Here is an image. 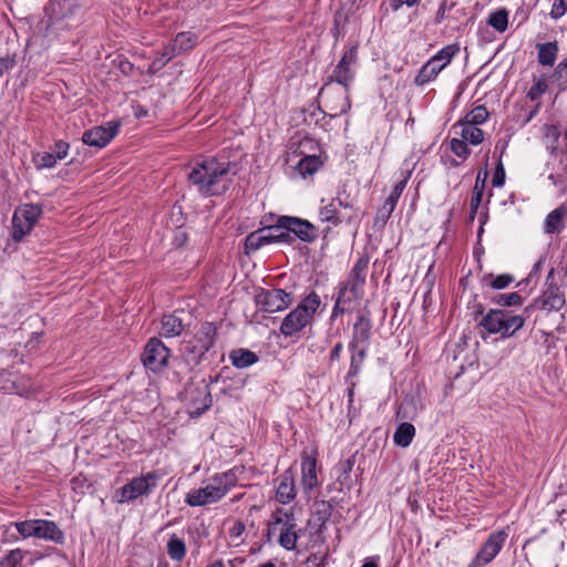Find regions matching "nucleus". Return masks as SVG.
Listing matches in <instances>:
<instances>
[{
  "label": "nucleus",
  "mask_w": 567,
  "mask_h": 567,
  "mask_svg": "<svg viewBox=\"0 0 567 567\" xmlns=\"http://www.w3.org/2000/svg\"><path fill=\"white\" fill-rule=\"evenodd\" d=\"M230 163L214 157L197 162L188 174V182L205 196H219L227 192L233 183L229 174Z\"/></svg>",
  "instance_id": "f257e3e1"
},
{
  "label": "nucleus",
  "mask_w": 567,
  "mask_h": 567,
  "mask_svg": "<svg viewBox=\"0 0 567 567\" xmlns=\"http://www.w3.org/2000/svg\"><path fill=\"white\" fill-rule=\"evenodd\" d=\"M237 481L233 470L215 474L207 485L187 493L185 503L192 507L217 503L237 485Z\"/></svg>",
  "instance_id": "f03ea898"
},
{
  "label": "nucleus",
  "mask_w": 567,
  "mask_h": 567,
  "mask_svg": "<svg viewBox=\"0 0 567 567\" xmlns=\"http://www.w3.org/2000/svg\"><path fill=\"white\" fill-rule=\"evenodd\" d=\"M533 306L524 309L522 315H515L506 309H491L480 321V327L484 328L488 333L499 334L502 338L513 337L525 324L529 317Z\"/></svg>",
  "instance_id": "7ed1b4c3"
},
{
  "label": "nucleus",
  "mask_w": 567,
  "mask_h": 567,
  "mask_svg": "<svg viewBox=\"0 0 567 567\" xmlns=\"http://www.w3.org/2000/svg\"><path fill=\"white\" fill-rule=\"evenodd\" d=\"M321 305V299L315 291L307 295L299 305L290 311L280 324V332L285 337H292L300 332L313 320V317Z\"/></svg>",
  "instance_id": "20e7f679"
},
{
  "label": "nucleus",
  "mask_w": 567,
  "mask_h": 567,
  "mask_svg": "<svg viewBox=\"0 0 567 567\" xmlns=\"http://www.w3.org/2000/svg\"><path fill=\"white\" fill-rule=\"evenodd\" d=\"M216 333V327L205 322L192 339L184 341L183 355L188 365L194 367L202 361L205 353L214 346Z\"/></svg>",
  "instance_id": "39448f33"
},
{
  "label": "nucleus",
  "mask_w": 567,
  "mask_h": 567,
  "mask_svg": "<svg viewBox=\"0 0 567 567\" xmlns=\"http://www.w3.org/2000/svg\"><path fill=\"white\" fill-rule=\"evenodd\" d=\"M369 267V257L361 256L350 270L346 281L339 287L338 293L349 297L351 301L360 300L364 295V285Z\"/></svg>",
  "instance_id": "423d86ee"
},
{
  "label": "nucleus",
  "mask_w": 567,
  "mask_h": 567,
  "mask_svg": "<svg viewBox=\"0 0 567 567\" xmlns=\"http://www.w3.org/2000/svg\"><path fill=\"white\" fill-rule=\"evenodd\" d=\"M159 478L161 474L152 471L131 480L117 491L118 502L127 503L135 501L140 496H148L157 486Z\"/></svg>",
  "instance_id": "0eeeda50"
},
{
  "label": "nucleus",
  "mask_w": 567,
  "mask_h": 567,
  "mask_svg": "<svg viewBox=\"0 0 567 567\" xmlns=\"http://www.w3.org/2000/svg\"><path fill=\"white\" fill-rule=\"evenodd\" d=\"M508 538V527L495 530L489 534L488 538L483 543L468 567H484L492 563L499 554L505 542Z\"/></svg>",
  "instance_id": "6e6552de"
},
{
  "label": "nucleus",
  "mask_w": 567,
  "mask_h": 567,
  "mask_svg": "<svg viewBox=\"0 0 567 567\" xmlns=\"http://www.w3.org/2000/svg\"><path fill=\"white\" fill-rule=\"evenodd\" d=\"M169 357L171 350L161 339L153 337L145 344L141 359L146 369L159 372L167 367Z\"/></svg>",
  "instance_id": "1a4fd4ad"
},
{
  "label": "nucleus",
  "mask_w": 567,
  "mask_h": 567,
  "mask_svg": "<svg viewBox=\"0 0 567 567\" xmlns=\"http://www.w3.org/2000/svg\"><path fill=\"white\" fill-rule=\"evenodd\" d=\"M257 306L266 312H278L287 309L293 301L292 295L284 289H260L255 297Z\"/></svg>",
  "instance_id": "9d476101"
},
{
  "label": "nucleus",
  "mask_w": 567,
  "mask_h": 567,
  "mask_svg": "<svg viewBox=\"0 0 567 567\" xmlns=\"http://www.w3.org/2000/svg\"><path fill=\"white\" fill-rule=\"evenodd\" d=\"M546 289L543 295L532 305L548 311H559L566 303L565 296L555 282V269L551 268L546 278Z\"/></svg>",
  "instance_id": "9b49d317"
},
{
  "label": "nucleus",
  "mask_w": 567,
  "mask_h": 567,
  "mask_svg": "<svg viewBox=\"0 0 567 567\" xmlns=\"http://www.w3.org/2000/svg\"><path fill=\"white\" fill-rule=\"evenodd\" d=\"M185 401L192 417L200 416L212 405V395L204 383L185 389Z\"/></svg>",
  "instance_id": "f8f14e48"
},
{
  "label": "nucleus",
  "mask_w": 567,
  "mask_h": 567,
  "mask_svg": "<svg viewBox=\"0 0 567 567\" xmlns=\"http://www.w3.org/2000/svg\"><path fill=\"white\" fill-rule=\"evenodd\" d=\"M284 217L286 230L292 235L291 244L295 243L296 239L303 243H313L318 238V229L309 220L292 216Z\"/></svg>",
  "instance_id": "ddd939ff"
},
{
  "label": "nucleus",
  "mask_w": 567,
  "mask_h": 567,
  "mask_svg": "<svg viewBox=\"0 0 567 567\" xmlns=\"http://www.w3.org/2000/svg\"><path fill=\"white\" fill-rule=\"evenodd\" d=\"M120 124L109 122L106 126H94L84 132L82 141L84 144L102 148L106 146L117 134Z\"/></svg>",
  "instance_id": "4468645a"
},
{
  "label": "nucleus",
  "mask_w": 567,
  "mask_h": 567,
  "mask_svg": "<svg viewBox=\"0 0 567 567\" xmlns=\"http://www.w3.org/2000/svg\"><path fill=\"white\" fill-rule=\"evenodd\" d=\"M329 84V82L326 83L319 94L326 99V107L329 110V115L334 117L346 113L350 109V100L346 91L330 93Z\"/></svg>",
  "instance_id": "2eb2a0df"
},
{
  "label": "nucleus",
  "mask_w": 567,
  "mask_h": 567,
  "mask_svg": "<svg viewBox=\"0 0 567 567\" xmlns=\"http://www.w3.org/2000/svg\"><path fill=\"white\" fill-rule=\"evenodd\" d=\"M409 176L410 173L403 179L395 184L391 194L385 199L383 206L378 209L374 217L375 225L380 224L381 226H384L386 224L398 204L399 198L401 197L404 188L406 187Z\"/></svg>",
  "instance_id": "dca6fc26"
},
{
  "label": "nucleus",
  "mask_w": 567,
  "mask_h": 567,
  "mask_svg": "<svg viewBox=\"0 0 567 567\" xmlns=\"http://www.w3.org/2000/svg\"><path fill=\"white\" fill-rule=\"evenodd\" d=\"M198 37L196 33L190 31L179 32L173 43L165 48L163 53L164 63H167L175 55L192 50L197 43Z\"/></svg>",
  "instance_id": "f3484780"
},
{
  "label": "nucleus",
  "mask_w": 567,
  "mask_h": 567,
  "mask_svg": "<svg viewBox=\"0 0 567 567\" xmlns=\"http://www.w3.org/2000/svg\"><path fill=\"white\" fill-rule=\"evenodd\" d=\"M372 321L369 315H359L357 321L353 324L351 341L349 348H355V346L369 347L371 339Z\"/></svg>",
  "instance_id": "a211bd4d"
},
{
  "label": "nucleus",
  "mask_w": 567,
  "mask_h": 567,
  "mask_svg": "<svg viewBox=\"0 0 567 567\" xmlns=\"http://www.w3.org/2000/svg\"><path fill=\"white\" fill-rule=\"evenodd\" d=\"M280 530L278 543L281 547L287 550L296 548L297 540L299 538L296 528V518L292 513L284 512V523Z\"/></svg>",
  "instance_id": "6ab92c4d"
},
{
  "label": "nucleus",
  "mask_w": 567,
  "mask_h": 567,
  "mask_svg": "<svg viewBox=\"0 0 567 567\" xmlns=\"http://www.w3.org/2000/svg\"><path fill=\"white\" fill-rule=\"evenodd\" d=\"M34 537L51 540L55 544L64 543V533L53 520L37 519Z\"/></svg>",
  "instance_id": "aec40b11"
},
{
  "label": "nucleus",
  "mask_w": 567,
  "mask_h": 567,
  "mask_svg": "<svg viewBox=\"0 0 567 567\" xmlns=\"http://www.w3.org/2000/svg\"><path fill=\"white\" fill-rule=\"evenodd\" d=\"M279 480L276 491V498L281 504H289L296 497V486L293 474L290 470L284 472Z\"/></svg>",
  "instance_id": "412c9836"
},
{
  "label": "nucleus",
  "mask_w": 567,
  "mask_h": 567,
  "mask_svg": "<svg viewBox=\"0 0 567 567\" xmlns=\"http://www.w3.org/2000/svg\"><path fill=\"white\" fill-rule=\"evenodd\" d=\"M316 466V457L303 452L301 455V483L307 489H312L318 485Z\"/></svg>",
  "instance_id": "4be33fe9"
},
{
  "label": "nucleus",
  "mask_w": 567,
  "mask_h": 567,
  "mask_svg": "<svg viewBox=\"0 0 567 567\" xmlns=\"http://www.w3.org/2000/svg\"><path fill=\"white\" fill-rule=\"evenodd\" d=\"M319 216L322 221L338 226L340 223H351L354 219V214L341 215L337 208V200L332 199L328 205L319 210Z\"/></svg>",
  "instance_id": "5701e85b"
},
{
  "label": "nucleus",
  "mask_w": 567,
  "mask_h": 567,
  "mask_svg": "<svg viewBox=\"0 0 567 567\" xmlns=\"http://www.w3.org/2000/svg\"><path fill=\"white\" fill-rule=\"evenodd\" d=\"M266 234L269 237L270 244L272 243H285V244H291V236L286 230V224H285V217L279 216L276 219V223L274 225H270L266 228H264Z\"/></svg>",
  "instance_id": "b1692460"
},
{
  "label": "nucleus",
  "mask_w": 567,
  "mask_h": 567,
  "mask_svg": "<svg viewBox=\"0 0 567 567\" xmlns=\"http://www.w3.org/2000/svg\"><path fill=\"white\" fill-rule=\"evenodd\" d=\"M537 62L543 66H553L558 53L557 41L537 43Z\"/></svg>",
  "instance_id": "393cba45"
},
{
  "label": "nucleus",
  "mask_w": 567,
  "mask_h": 567,
  "mask_svg": "<svg viewBox=\"0 0 567 567\" xmlns=\"http://www.w3.org/2000/svg\"><path fill=\"white\" fill-rule=\"evenodd\" d=\"M567 216V207L565 205H560L550 212L544 225V231L546 234H558L563 228V220Z\"/></svg>",
  "instance_id": "a878e982"
},
{
  "label": "nucleus",
  "mask_w": 567,
  "mask_h": 567,
  "mask_svg": "<svg viewBox=\"0 0 567 567\" xmlns=\"http://www.w3.org/2000/svg\"><path fill=\"white\" fill-rule=\"evenodd\" d=\"M42 213L43 209L41 205L25 204L18 207L13 214L16 215V220H22L34 227Z\"/></svg>",
  "instance_id": "bb28decb"
},
{
  "label": "nucleus",
  "mask_w": 567,
  "mask_h": 567,
  "mask_svg": "<svg viewBox=\"0 0 567 567\" xmlns=\"http://www.w3.org/2000/svg\"><path fill=\"white\" fill-rule=\"evenodd\" d=\"M443 68L434 61L432 58L420 69L417 75L414 79V83L419 86H423L436 79Z\"/></svg>",
  "instance_id": "cd10ccee"
},
{
  "label": "nucleus",
  "mask_w": 567,
  "mask_h": 567,
  "mask_svg": "<svg viewBox=\"0 0 567 567\" xmlns=\"http://www.w3.org/2000/svg\"><path fill=\"white\" fill-rule=\"evenodd\" d=\"M162 336L173 338L179 336L184 330L183 321L175 313L164 315L162 318Z\"/></svg>",
  "instance_id": "c85d7f7f"
},
{
  "label": "nucleus",
  "mask_w": 567,
  "mask_h": 567,
  "mask_svg": "<svg viewBox=\"0 0 567 567\" xmlns=\"http://www.w3.org/2000/svg\"><path fill=\"white\" fill-rule=\"evenodd\" d=\"M231 364L238 369H245L258 361V355L248 349H236L229 353Z\"/></svg>",
  "instance_id": "c756f323"
},
{
  "label": "nucleus",
  "mask_w": 567,
  "mask_h": 567,
  "mask_svg": "<svg viewBox=\"0 0 567 567\" xmlns=\"http://www.w3.org/2000/svg\"><path fill=\"white\" fill-rule=\"evenodd\" d=\"M349 350L351 352V358H350V368L347 373V379L354 378L359 374V372L361 370V365L363 364L365 357H367L368 347L367 346H355V348H349Z\"/></svg>",
  "instance_id": "7c9ffc66"
},
{
  "label": "nucleus",
  "mask_w": 567,
  "mask_h": 567,
  "mask_svg": "<svg viewBox=\"0 0 567 567\" xmlns=\"http://www.w3.org/2000/svg\"><path fill=\"white\" fill-rule=\"evenodd\" d=\"M354 463H355L354 456H351L344 461H341L336 466V470L339 472L337 482L339 483L341 489L344 487L349 489L351 487V485H352L351 472L353 470Z\"/></svg>",
  "instance_id": "2f4dec72"
},
{
  "label": "nucleus",
  "mask_w": 567,
  "mask_h": 567,
  "mask_svg": "<svg viewBox=\"0 0 567 567\" xmlns=\"http://www.w3.org/2000/svg\"><path fill=\"white\" fill-rule=\"evenodd\" d=\"M515 278L511 274H502V275H493V274H485L481 282L483 286L489 287L495 290H502L507 288L512 282H514Z\"/></svg>",
  "instance_id": "473e14b6"
},
{
  "label": "nucleus",
  "mask_w": 567,
  "mask_h": 567,
  "mask_svg": "<svg viewBox=\"0 0 567 567\" xmlns=\"http://www.w3.org/2000/svg\"><path fill=\"white\" fill-rule=\"evenodd\" d=\"M415 435V427L413 424L403 422L396 427L393 441L398 446L408 447Z\"/></svg>",
  "instance_id": "72a5a7b5"
},
{
  "label": "nucleus",
  "mask_w": 567,
  "mask_h": 567,
  "mask_svg": "<svg viewBox=\"0 0 567 567\" xmlns=\"http://www.w3.org/2000/svg\"><path fill=\"white\" fill-rule=\"evenodd\" d=\"M268 244H270V240L264 228L252 231L245 239V252H254Z\"/></svg>",
  "instance_id": "f704fd0d"
},
{
  "label": "nucleus",
  "mask_w": 567,
  "mask_h": 567,
  "mask_svg": "<svg viewBox=\"0 0 567 567\" xmlns=\"http://www.w3.org/2000/svg\"><path fill=\"white\" fill-rule=\"evenodd\" d=\"M458 125L461 126L460 135L465 142L472 145H478L483 142L484 132L477 125L462 123V121L458 122Z\"/></svg>",
  "instance_id": "c9c22d12"
},
{
  "label": "nucleus",
  "mask_w": 567,
  "mask_h": 567,
  "mask_svg": "<svg viewBox=\"0 0 567 567\" xmlns=\"http://www.w3.org/2000/svg\"><path fill=\"white\" fill-rule=\"evenodd\" d=\"M353 78L354 73L349 65L337 64L330 81H336L338 84L344 87L346 92H348V87L353 81Z\"/></svg>",
  "instance_id": "e433bc0d"
},
{
  "label": "nucleus",
  "mask_w": 567,
  "mask_h": 567,
  "mask_svg": "<svg viewBox=\"0 0 567 567\" xmlns=\"http://www.w3.org/2000/svg\"><path fill=\"white\" fill-rule=\"evenodd\" d=\"M167 554L173 560H183L186 555L185 542L176 535H172L167 542Z\"/></svg>",
  "instance_id": "4c0bfd02"
},
{
  "label": "nucleus",
  "mask_w": 567,
  "mask_h": 567,
  "mask_svg": "<svg viewBox=\"0 0 567 567\" xmlns=\"http://www.w3.org/2000/svg\"><path fill=\"white\" fill-rule=\"evenodd\" d=\"M460 47L457 43L449 44L442 48L435 55L432 56L441 68L447 66L452 59L458 53Z\"/></svg>",
  "instance_id": "58836bf2"
},
{
  "label": "nucleus",
  "mask_w": 567,
  "mask_h": 567,
  "mask_svg": "<svg viewBox=\"0 0 567 567\" xmlns=\"http://www.w3.org/2000/svg\"><path fill=\"white\" fill-rule=\"evenodd\" d=\"M488 24L498 32H504L508 25V11L498 9L488 17Z\"/></svg>",
  "instance_id": "ea45409f"
},
{
  "label": "nucleus",
  "mask_w": 567,
  "mask_h": 567,
  "mask_svg": "<svg viewBox=\"0 0 567 567\" xmlns=\"http://www.w3.org/2000/svg\"><path fill=\"white\" fill-rule=\"evenodd\" d=\"M488 111L484 105L475 106L461 121L473 125L483 124L488 118Z\"/></svg>",
  "instance_id": "a19ab883"
},
{
  "label": "nucleus",
  "mask_w": 567,
  "mask_h": 567,
  "mask_svg": "<svg viewBox=\"0 0 567 567\" xmlns=\"http://www.w3.org/2000/svg\"><path fill=\"white\" fill-rule=\"evenodd\" d=\"M320 165L321 162L318 156L308 155L299 161L298 168L302 176H307L317 172Z\"/></svg>",
  "instance_id": "79ce46f5"
},
{
  "label": "nucleus",
  "mask_w": 567,
  "mask_h": 567,
  "mask_svg": "<svg viewBox=\"0 0 567 567\" xmlns=\"http://www.w3.org/2000/svg\"><path fill=\"white\" fill-rule=\"evenodd\" d=\"M523 297L518 292L498 293L492 301L501 307H514L523 303Z\"/></svg>",
  "instance_id": "37998d69"
},
{
  "label": "nucleus",
  "mask_w": 567,
  "mask_h": 567,
  "mask_svg": "<svg viewBox=\"0 0 567 567\" xmlns=\"http://www.w3.org/2000/svg\"><path fill=\"white\" fill-rule=\"evenodd\" d=\"M33 163L38 169L52 168L55 166L58 158L52 152H38L33 154Z\"/></svg>",
  "instance_id": "c03bdc74"
},
{
  "label": "nucleus",
  "mask_w": 567,
  "mask_h": 567,
  "mask_svg": "<svg viewBox=\"0 0 567 567\" xmlns=\"http://www.w3.org/2000/svg\"><path fill=\"white\" fill-rule=\"evenodd\" d=\"M333 506L328 501H318L315 502V514L317 516V520L321 523V525L326 524L332 515Z\"/></svg>",
  "instance_id": "a18cd8bd"
},
{
  "label": "nucleus",
  "mask_w": 567,
  "mask_h": 567,
  "mask_svg": "<svg viewBox=\"0 0 567 567\" xmlns=\"http://www.w3.org/2000/svg\"><path fill=\"white\" fill-rule=\"evenodd\" d=\"M32 229L33 226L28 225L22 220H16V215L13 214L11 237L14 241H21Z\"/></svg>",
  "instance_id": "49530a36"
},
{
  "label": "nucleus",
  "mask_w": 567,
  "mask_h": 567,
  "mask_svg": "<svg viewBox=\"0 0 567 567\" xmlns=\"http://www.w3.org/2000/svg\"><path fill=\"white\" fill-rule=\"evenodd\" d=\"M13 526L23 538L35 536L37 519L16 522Z\"/></svg>",
  "instance_id": "de8ad7c7"
},
{
  "label": "nucleus",
  "mask_w": 567,
  "mask_h": 567,
  "mask_svg": "<svg viewBox=\"0 0 567 567\" xmlns=\"http://www.w3.org/2000/svg\"><path fill=\"white\" fill-rule=\"evenodd\" d=\"M450 147L451 151L462 159H466L471 154L467 142H465L463 138H452L450 142Z\"/></svg>",
  "instance_id": "09e8293b"
},
{
  "label": "nucleus",
  "mask_w": 567,
  "mask_h": 567,
  "mask_svg": "<svg viewBox=\"0 0 567 567\" xmlns=\"http://www.w3.org/2000/svg\"><path fill=\"white\" fill-rule=\"evenodd\" d=\"M547 80L545 75L540 76L536 83L527 92V97L532 101H537L547 91Z\"/></svg>",
  "instance_id": "8fccbe9b"
},
{
  "label": "nucleus",
  "mask_w": 567,
  "mask_h": 567,
  "mask_svg": "<svg viewBox=\"0 0 567 567\" xmlns=\"http://www.w3.org/2000/svg\"><path fill=\"white\" fill-rule=\"evenodd\" d=\"M352 303L354 302L351 301L349 297H343L342 295L338 293L336 303L332 309L331 318L333 319L340 315L346 313Z\"/></svg>",
  "instance_id": "3c124183"
},
{
  "label": "nucleus",
  "mask_w": 567,
  "mask_h": 567,
  "mask_svg": "<svg viewBox=\"0 0 567 567\" xmlns=\"http://www.w3.org/2000/svg\"><path fill=\"white\" fill-rule=\"evenodd\" d=\"M486 178H487L486 171L484 172L483 177H482L481 172L477 174V177H476V181H475V184L473 187V192H472V197H471L474 199L475 204H476V202H482Z\"/></svg>",
  "instance_id": "603ef678"
},
{
  "label": "nucleus",
  "mask_w": 567,
  "mask_h": 567,
  "mask_svg": "<svg viewBox=\"0 0 567 567\" xmlns=\"http://www.w3.org/2000/svg\"><path fill=\"white\" fill-rule=\"evenodd\" d=\"M23 559V551L21 549H13L8 553L1 560V567H17Z\"/></svg>",
  "instance_id": "864d4df0"
},
{
  "label": "nucleus",
  "mask_w": 567,
  "mask_h": 567,
  "mask_svg": "<svg viewBox=\"0 0 567 567\" xmlns=\"http://www.w3.org/2000/svg\"><path fill=\"white\" fill-rule=\"evenodd\" d=\"M551 80L563 85L567 82V56L556 66Z\"/></svg>",
  "instance_id": "5fc2aeb1"
},
{
  "label": "nucleus",
  "mask_w": 567,
  "mask_h": 567,
  "mask_svg": "<svg viewBox=\"0 0 567 567\" xmlns=\"http://www.w3.org/2000/svg\"><path fill=\"white\" fill-rule=\"evenodd\" d=\"M281 523H284V511L281 508H278L272 515V520L268 524V540H270V537L277 532V527L281 525Z\"/></svg>",
  "instance_id": "6e6d98bb"
},
{
  "label": "nucleus",
  "mask_w": 567,
  "mask_h": 567,
  "mask_svg": "<svg viewBox=\"0 0 567 567\" xmlns=\"http://www.w3.org/2000/svg\"><path fill=\"white\" fill-rule=\"evenodd\" d=\"M567 11V0H554L550 17L553 19L561 18Z\"/></svg>",
  "instance_id": "4d7b16f0"
},
{
  "label": "nucleus",
  "mask_w": 567,
  "mask_h": 567,
  "mask_svg": "<svg viewBox=\"0 0 567 567\" xmlns=\"http://www.w3.org/2000/svg\"><path fill=\"white\" fill-rule=\"evenodd\" d=\"M70 145L64 141H58L52 147V153L58 159H64L69 154Z\"/></svg>",
  "instance_id": "13d9d810"
},
{
  "label": "nucleus",
  "mask_w": 567,
  "mask_h": 567,
  "mask_svg": "<svg viewBox=\"0 0 567 567\" xmlns=\"http://www.w3.org/2000/svg\"><path fill=\"white\" fill-rule=\"evenodd\" d=\"M357 59H358L357 47H350L344 51L343 56L341 58V60L339 61L338 64L351 66L352 64H354L357 62Z\"/></svg>",
  "instance_id": "bf43d9fd"
},
{
  "label": "nucleus",
  "mask_w": 567,
  "mask_h": 567,
  "mask_svg": "<svg viewBox=\"0 0 567 567\" xmlns=\"http://www.w3.org/2000/svg\"><path fill=\"white\" fill-rule=\"evenodd\" d=\"M505 183V169L503 167V164L499 162L495 168L492 184L494 187H502Z\"/></svg>",
  "instance_id": "052dcab7"
},
{
  "label": "nucleus",
  "mask_w": 567,
  "mask_h": 567,
  "mask_svg": "<svg viewBox=\"0 0 567 567\" xmlns=\"http://www.w3.org/2000/svg\"><path fill=\"white\" fill-rule=\"evenodd\" d=\"M14 65H16L14 58H11V56L0 58V78L4 73L12 70L14 68Z\"/></svg>",
  "instance_id": "680f3d73"
},
{
  "label": "nucleus",
  "mask_w": 567,
  "mask_h": 567,
  "mask_svg": "<svg viewBox=\"0 0 567 567\" xmlns=\"http://www.w3.org/2000/svg\"><path fill=\"white\" fill-rule=\"evenodd\" d=\"M421 0H390V6L394 11H398L402 6L414 7L417 6Z\"/></svg>",
  "instance_id": "e2e57ef3"
},
{
  "label": "nucleus",
  "mask_w": 567,
  "mask_h": 567,
  "mask_svg": "<svg viewBox=\"0 0 567 567\" xmlns=\"http://www.w3.org/2000/svg\"><path fill=\"white\" fill-rule=\"evenodd\" d=\"M449 9L450 8L447 7V1L443 0L435 14V23L439 24L445 19V14Z\"/></svg>",
  "instance_id": "0e129e2a"
},
{
  "label": "nucleus",
  "mask_w": 567,
  "mask_h": 567,
  "mask_svg": "<svg viewBox=\"0 0 567 567\" xmlns=\"http://www.w3.org/2000/svg\"><path fill=\"white\" fill-rule=\"evenodd\" d=\"M245 532V524L240 520H237L234 526L229 529V534L231 537H239Z\"/></svg>",
  "instance_id": "69168bd1"
},
{
  "label": "nucleus",
  "mask_w": 567,
  "mask_h": 567,
  "mask_svg": "<svg viewBox=\"0 0 567 567\" xmlns=\"http://www.w3.org/2000/svg\"><path fill=\"white\" fill-rule=\"evenodd\" d=\"M342 349H343V346L341 342H338L337 344H334V347L332 348V350L329 354L330 362H333V361H337L340 359Z\"/></svg>",
  "instance_id": "338daca9"
},
{
  "label": "nucleus",
  "mask_w": 567,
  "mask_h": 567,
  "mask_svg": "<svg viewBox=\"0 0 567 567\" xmlns=\"http://www.w3.org/2000/svg\"><path fill=\"white\" fill-rule=\"evenodd\" d=\"M539 109H540V103L538 102L532 111H529V113L527 114L524 123H528L530 122L536 115L537 113L539 112Z\"/></svg>",
  "instance_id": "774afa93"
}]
</instances>
